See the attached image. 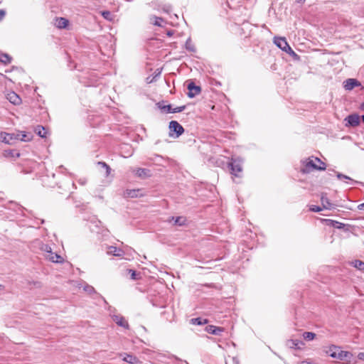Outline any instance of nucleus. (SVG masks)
<instances>
[{"label": "nucleus", "instance_id": "bb28decb", "mask_svg": "<svg viewBox=\"0 0 364 364\" xmlns=\"http://www.w3.org/2000/svg\"><path fill=\"white\" fill-rule=\"evenodd\" d=\"M40 249L45 252L46 257L48 254H50L52 252L51 247L47 244H42L40 247Z\"/></svg>", "mask_w": 364, "mask_h": 364}, {"label": "nucleus", "instance_id": "c03bdc74", "mask_svg": "<svg viewBox=\"0 0 364 364\" xmlns=\"http://www.w3.org/2000/svg\"><path fill=\"white\" fill-rule=\"evenodd\" d=\"M85 182H86L85 180H82V179L79 180V183L81 185H84L85 183Z\"/></svg>", "mask_w": 364, "mask_h": 364}, {"label": "nucleus", "instance_id": "7ed1b4c3", "mask_svg": "<svg viewBox=\"0 0 364 364\" xmlns=\"http://www.w3.org/2000/svg\"><path fill=\"white\" fill-rule=\"evenodd\" d=\"M242 161L240 159H232L231 162L229 163V168H230L231 173L237 177L240 176V173L242 171Z\"/></svg>", "mask_w": 364, "mask_h": 364}, {"label": "nucleus", "instance_id": "2eb2a0df", "mask_svg": "<svg viewBox=\"0 0 364 364\" xmlns=\"http://www.w3.org/2000/svg\"><path fill=\"white\" fill-rule=\"evenodd\" d=\"M46 259L56 263H62L63 262L62 257L57 253L53 252V251L46 255Z\"/></svg>", "mask_w": 364, "mask_h": 364}, {"label": "nucleus", "instance_id": "39448f33", "mask_svg": "<svg viewBox=\"0 0 364 364\" xmlns=\"http://www.w3.org/2000/svg\"><path fill=\"white\" fill-rule=\"evenodd\" d=\"M170 136H172L173 132L176 134V137L181 136L183 132V127L177 121H171L169 122Z\"/></svg>", "mask_w": 364, "mask_h": 364}, {"label": "nucleus", "instance_id": "f3484780", "mask_svg": "<svg viewBox=\"0 0 364 364\" xmlns=\"http://www.w3.org/2000/svg\"><path fill=\"white\" fill-rule=\"evenodd\" d=\"M124 196L128 198H137L142 196L139 189H131L127 190L124 193Z\"/></svg>", "mask_w": 364, "mask_h": 364}, {"label": "nucleus", "instance_id": "a878e982", "mask_svg": "<svg viewBox=\"0 0 364 364\" xmlns=\"http://www.w3.org/2000/svg\"><path fill=\"white\" fill-rule=\"evenodd\" d=\"M186 48L188 50L191 51V52H195L196 51L195 46H194L193 43H192V41H191V39L190 38H188L186 42Z\"/></svg>", "mask_w": 364, "mask_h": 364}, {"label": "nucleus", "instance_id": "4468645a", "mask_svg": "<svg viewBox=\"0 0 364 364\" xmlns=\"http://www.w3.org/2000/svg\"><path fill=\"white\" fill-rule=\"evenodd\" d=\"M120 355L121 356H123L122 360L128 363L136 364L139 362V359L132 354L123 353Z\"/></svg>", "mask_w": 364, "mask_h": 364}, {"label": "nucleus", "instance_id": "49530a36", "mask_svg": "<svg viewBox=\"0 0 364 364\" xmlns=\"http://www.w3.org/2000/svg\"><path fill=\"white\" fill-rule=\"evenodd\" d=\"M164 11H165L166 13L169 12V8L164 9Z\"/></svg>", "mask_w": 364, "mask_h": 364}, {"label": "nucleus", "instance_id": "393cba45", "mask_svg": "<svg viewBox=\"0 0 364 364\" xmlns=\"http://www.w3.org/2000/svg\"><path fill=\"white\" fill-rule=\"evenodd\" d=\"M149 171L146 168H139L135 171V173L136 176L139 177H144L148 175Z\"/></svg>", "mask_w": 364, "mask_h": 364}, {"label": "nucleus", "instance_id": "6e6552de", "mask_svg": "<svg viewBox=\"0 0 364 364\" xmlns=\"http://www.w3.org/2000/svg\"><path fill=\"white\" fill-rule=\"evenodd\" d=\"M158 107L161 110H164L167 113H178L183 112L186 109V106H180L176 107H172L171 105L161 106L160 103H158Z\"/></svg>", "mask_w": 364, "mask_h": 364}, {"label": "nucleus", "instance_id": "20e7f679", "mask_svg": "<svg viewBox=\"0 0 364 364\" xmlns=\"http://www.w3.org/2000/svg\"><path fill=\"white\" fill-rule=\"evenodd\" d=\"M352 358L353 354L350 352L342 350L339 347V350L337 351L334 358L339 360L343 362L344 363L349 364L351 363Z\"/></svg>", "mask_w": 364, "mask_h": 364}, {"label": "nucleus", "instance_id": "c756f323", "mask_svg": "<svg viewBox=\"0 0 364 364\" xmlns=\"http://www.w3.org/2000/svg\"><path fill=\"white\" fill-rule=\"evenodd\" d=\"M151 19V20L154 19V21H152V23L154 25L158 26H161V23L164 21V19L162 18L157 17V16H153Z\"/></svg>", "mask_w": 364, "mask_h": 364}, {"label": "nucleus", "instance_id": "9d476101", "mask_svg": "<svg viewBox=\"0 0 364 364\" xmlns=\"http://www.w3.org/2000/svg\"><path fill=\"white\" fill-rule=\"evenodd\" d=\"M360 85L359 81L356 79L349 78L344 81V87L346 90H351L355 87Z\"/></svg>", "mask_w": 364, "mask_h": 364}, {"label": "nucleus", "instance_id": "c9c22d12", "mask_svg": "<svg viewBox=\"0 0 364 364\" xmlns=\"http://www.w3.org/2000/svg\"><path fill=\"white\" fill-rule=\"evenodd\" d=\"M98 164L106 168L107 174H109L110 173V168L105 162L101 161V162H99Z\"/></svg>", "mask_w": 364, "mask_h": 364}, {"label": "nucleus", "instance_id": "c85d7f7f", "mask_svg": "<svg viewBox=\"0 0 364 364\" xmlns=\"http://www.w3.org/2000/svg\"><path fill=\"white\" fill-rule=\"evenodd\" d=\"M316 336V334L312 332H304L303 333V337L305 340L307 341H311L313 340Z\"/></svg>", "mask_w": 364, "mask_h": 364}, {"label": "nucleus", "instance_id": "72a5a7b5", "mask_svg": "<svg viewBox=\"0 0 364 364\" xmlns=\"http://www.w3.org/2000/svg\"><path fill=\"white\" fill-rule=\"evenodd\" d=\"M191 322L193 324L202 325L203 323L206 322V320H204V322H203L200 318H196L191 319Z\"/></svg>", "mask_w": 364, "mask_h": 364}, {"label": "nucleus", "instance_id": "58836bf2", "mask_svg": "<svg viewBox=\"0 0 364 364\" xmlns=\"http://www.w3.org/2000/svg\"><path fill=\"white\" fill-rule=\"evenodd\" d=\"M5 15H6V12L4 10L1 9L0 10V21H1L4 18Z\"/></svg>", "mask_w": 364, "mask_h": 364}, {"label": "nucleus", "instance_id": "e433bc0d", "mask_svg": "<svg viewBox=\"0 0 364 364\" xmlns=\"http://www.w3.org/2000/svg\"><path fill=\"white\" fill-rule=\"evenodd\" d=\"M102 15L105 18L108 19V20L110 19V16H112L111 13L109 11H102Z\"/></svg>", "mask_w": 364, "mask_h": 364}, {"label": "nucleus", "instance_id": "de8ad7c7", "mask_svg": "<svg viewBox=\"0 0 364 364\" xmlns=\"http://www.w3.org/2000/svg\"><path fill=\"white\" fill-rule=\"evenodd\" d=\"M3 289H4V287L1 284H0V290H3Z\"/></svg>", "mask_w": 364, "mask_h": 364}, {"label": "nucleus", "instance_id": "f8f14e48", "mask_svg": "<svg viewBox=\"0 0 364 364\" xmlns=\"http://www.w3.org/2000/svg\"><path fill=\"white\" fill-rule=\"evenodd\" d=\"M112 320L119 326H122L124 328H129L128 322L121 315H113Z\"/></svg>", "mask_w": 364, "mask_h": 364}, {"label": "nucleus", "instance_id": "1a4fd4ad", "mask_svg": "<svg viewBox=\"0 0 364 364\" xmlns=\"http://www.w3.org/2000/svg\"><path fill=\"white\" fill-rule=\"evenodd\" d=\"M188 96L190 98H193L200 92V87L199 86H196L193 82H190L188 85Z\"/></svg>", "mask_w": 364, "mask_h": 364}, {"label": "nucleus", "instance_id": "79ce46f5", "mask_svg": "<svg viewBox=\"0 0 364 364\" xmlns=\"http://www.w3.org/2000/svg\"><path fill=\"white\" fill-rule=\"evenodd\" d=\"M332 223L336 224V225H333L334 227H336L337 228H341L342 223H340L336 222V221H332Z\"/></svg>", "mask_w": 364, "mask_h": 364}, {"label": "nucleus", "instance_id": "37998d69", "mask_svg": "<svg viewBox=\"0 0 364 364\" xmlns=\"http://www.w3.org/2000/svg\"><path fill=\"white\" fill-rule=\"evenodd\" d=\"M358 208L360 210H364V203H361V204L358 205Z\"/></svg>", "mask_w": 364, "mask_h": 364}, {"label": "nucleus", "instance_id": "9b49d317", "mask_svg": "<svg viewBox=\"0 0 364 364\" xmlns=\"http://www.w3.org/2000/svg\"><path fill=\"white\" fill-rule=\"evenodd\" d=\"M321 202L323 209L332 210L336 208V205L331 203L330 200L326 197V194L321 195Z\"/></svg>", "mask_w": 364, "mask_h": 364}, {"label": "nucleus", "instance_id": "09e8293b", "mask_svg": "<svg viewBox=\"0 0 364 364\" xmlns=\"http://www.w3.org/2000/svg\"><path fill=\"white\" fill-rule=\"evenodd\" d=\"M362 120H363V122L364 123V114L362 116Z\"/></svg>", "mask_w": 364, "mask_h": 364}, {"label": "nucleus", "instance_id": "f03ea898", "mask_svg": "<svg viewBox=\"0 0 364 364\" xmlns=\"http://www.w3.org/2000/svg\"><path fill=\"white\" fill-rule=\"evenodd\" d=\"M274 43L277 47H279L283 51H285L286 53L293 55H296V54L294 52V50L288 44L285 38L274 37Z\"/></svg>", "mask_w": 364, "mask_h": 364}, {"label": "nucleus", "instance_id": "0eeeda50", "mask_svg": "<svg viewBox=\"0 0 364 364\" xmlns=\"http://www.w3.org/2000/svg\"><path fill=\"white\" fill-rule=\"evenodd\" d=\"M18 135L16 134H9L6 132H0V141L6 144H11L15 140H17Z\"/></svg>", "mask_w": 364, "mask_h": 364}, {"label": "nucleus", "instance_id": "b1692460", "mask_svg": "<svg viewBox=\"0 0 364 364\" xmlns=\"http://www.w3.org/2000/svg\"><path fill=\"white\" fill-rule=\"evenodd\" d=\"M36 133L41 137L45 138L46 136V132L43 126H37L35 129Z\"/></svg>", "mask_w": 364, "mask_h": 364}, {"label": "nucleus", "instance_id": "8fccbe9b", "mask_svg": "<svg viewBox=\"0 0 364 364\" xmlns=\"http://www.w3.org/2000/svg\"><path fill=\"white\" fill-rule=\"evenodd\" d=\"M362 107L364 109V103L362 105Z\"/></svg>", "mask_w": 364, "mask_h": 364}, {"label": "nucleus", "instance_id": "2f4dec72", "mask_svg": "<svg viewBox=\"0 0 364 364\" xmlns=\"http://www.w3.org/2000/svg\"><path fill=\"white\" fill-rule=\"evenodd\" d=\"M186 219L183 217H177L175 219V224L181 226L185 224Z\"/></svg>", "mask_w": 364, "mask_h": 364}, {"label": "nucleus", "instance_id": "ddd939ff", "mask_svg": "<svg viewBox=\"0 0 364 364\" xmlns=\"http://www.w3.org/2000/svg\"><path fill=\"white\" fill-rule=\"evenodd\" d=\"M7 100L14 105H19L21 102L20 97L14 92H10L7 94Z\"/></svg>", "mask_w": 364, "mask_h": 364}, {"label": "nucleus", "instance_id": "4be33fe9", "mask_svg": "<svg viewBox=\"0 0 364 364\" xmlns=\"http://www.w3.org/2000/svg\"><path fill=\"white\" fill-rule=\"evenodd\" d=\"M350 264L355 268L361 271H364V262L355 259L354 261L350 262Z\"/></svg>", "mask_w": 364, "mask_h": 364}, {"label": "nucleus", "instance_id": "473e14b6", "mask_svg": "<svg viewBox=\"0 0 364 364\" xmlns=\"http://www.w3.org/2000/svg\"><path fill=\"white\" fill-rule=\"evenodd\" d=\"M336 176L337 178L339 179V180H349V181H353L349 176H346L343 173H336Z\"/></svg>", "mask_w": 364, "mask_h": 364}, {"label": "nucleus", "instance_id": "a19ab883", "mask_svg": "<svg viewBox=\"0 0 364 364\" xmlns=\"http://www.w3.org/2000/svg\"><path fill=\"white\" fill-rule=\"evenodd\" d=\"M300 364H316V363L313 361L306 360H304V361L301 362Z\"/></svg>", "mask_w": 364, "mask_h": 364}, {"label": "nucleus", "instance_id": "f257e3e1", "mask_svg": "<svg viewBox=\"0 0 364 364\" xmlns=\"http://www.w3.org/2000/svg\"><path fill=\"white\" fill-rule=\"evenodd\" d=\"M312 169L323 171L326 169V165L317 157L309 159V161L306 163L303 171L308 173L310 172Z\"/></svg>", "mask_w": 364, "mask_h": 364}, {"label": "nucleus", "instance_id": "aec40b11", "mask_svg": "<svg viewBox=\"0 0 364 364\" xmlns=\"http://www.w3.org/2000/svg\"><path fill=\"white\" fill-rule=\"evenodd\" d=\"M68 24V21L65 18H57L55 20V25L59 28H64Z\"/></svg>", "mask_w": 364, "mask_h": 364}, {"label": "nucleus", "instance_id": "423d86ee", "mask_svg": "<svg viewBox=\"0 0 364 364\" xmlns=\"http://www.w3.org/2000/svg\"><path fill=\"white\" fill-rule=\"evenodd\" d=\"M346 127H357L360 124V117L357 114H352L347 116L345 119Z\"/></svg>", "mask_w": 364, "mask_h": 364}, {"label": "nucleus", "instance_id": "5701e85b", "mask_svg": "<svg viewBox=\"0 0 364 364\" xmlns=\"http://www.w3.org/2000/svg\"><path fill=\"white\" fill-rule=\"evenodd\" d=\"M0 62L5 65L9 64L11 62V57L6 53H1Z\"/></svg>", "mask_w": 364, "mask_h": 364}, {"label": "nucleus", "instance_id": "412c9836", "mask_svg": "<svg viewBox=\"0 0 364 364\" xmlns=\"http://www.w3.org/2000/svg\"><path fill=\"white\" fill-rule=\"evenodd\" d=\"M107 253L109 255H112L118 256V257L122 255V251L119 249H117L115 247H113V246L109 247Z\"/></svg>", "mask_w": 364, "mask_h": 364}, {"label": "nucleus", "instance_id": "6ab92c4d", "mask_svg": "<svg viewBox=\"0 0 364 364\" xmlns=\"http://www.w3.org/2000/svg\"><path fill=\"white\" fill-rule=\"evenodd\" d=\"M206 331L209 333L213 334V335H220L221 332L223 331V329L220 327H217L215 326H208L206 327Z\"/></svg>", "mask_w": 364, "mask_h": 364}, {"label": "nucleus", "instance_id": "ea45409f", "mask_svg": "<svg viewBox=\"0 0 364 364\" xmlns=\"http://www.w3.org/2000/svg\"><path fill=\"white\" fill-rule=\"evenodd\" d=\"M358 359L364 360V352L359 353L358 355Z\"/></svg>", "mask_w": 364, "mask_h": 364}, {"label": "nucleus", "instance_id": "a18cd8bd", "mask_svg": "<svg viewBox=\"0 0 364 364\" xmlns=\"http://www.w3.org/2000/svg\"><path fill=\"white\" fill-rule=\"evenodd\" d=\"M141 328L144 331H147L146 327L141 326Z\"/></svg>", "mask_w": 364, "mask_h": 364}, {"label": "nucleus", "instance_id": "7c9ffc66", "mask_svg": "<svg viewBox=\"0 0 364 364\" xmlns=\"http://www.w3.org/2000/svg\"><path fill=\"white\" fill-rule=\"evenodd\" d=\"M16 135H18L17 139H19L21 141H28L31 140V137L27 136V134H26L19 133V134H17Z\"/></svg>", "mask_w": 364, "mask_h": 364}, {"label": "nucleus", "instance_id": "dca6fc26", "mask_svg": "<svg viewBox=\"0 0 364 364\" xmlns=\"http://www.w3.org/2000/svg\"><path fill=\"white\" fill-rule=\"evenodd\" d=\"M339 350V347L335 345H331L328 347H326L324 350V352L326 355L331 356L334 358L337 351Z\"/></svg>", "mask_w": 364, "mask_h": 364}, {"label": "nucleus", "instance_id": "4c0bfd02", "mask_svg": "<svg viewBox=\"0 0 364 364\" xmlns=\"http://www.w3.org/2000/svg\"><path fill=\"white\" fill-rule=\"evenodd\" d=\"M129 273H131V278L134 280H136L137 279V277H136V273L134 270H132V269H129Z\"/></svg>", "mask_w": 364, "mask_h": 364}, {"label": "nucleus", "instance_id": "cd10ccee", "mask_svg": "<svg viewBox=\"0 0 364 364\" xmlns=\"http://www.w3.org/2000/svg\"><path fill=\"white\" fill-rule=\"evenodd\" d=\"M83 290L89 294H97L95 288L92 286L89 285L87 284L84 285Z\"/></svg>", "mask_w": 364, "mask_h": 364}, {"label": "nucleus", "instance_id": "f704fd0d", "mask_svg": "<svg viewBox=\"0 0 364 364\" xmlns=\"http://www.w3.org/2000/svg\"><path fill=\"white\" fill-rule=\"evenodd\" d=\"M309 210L312 212H320L323 210V208L312 205L310 206Z\"/></svg>", "mask_w": 364, "mask_h": 364}, {"label": "nucleus", "instance_id": "a211bd4d", "mask_svg": "<svg viewBox=\"0 0 364 364\" xmlns=\"http://www.w3.org/2000/svg\"><path fill=\"white\" fill-rule=\"evenodd\" d=\"M287 344L290 348L295 349H300L301 346L304 345L303 341L296 339H291L288 341Z\"/></svg>", "mask_w": 364, "mask_h": 364}]
</instances>
